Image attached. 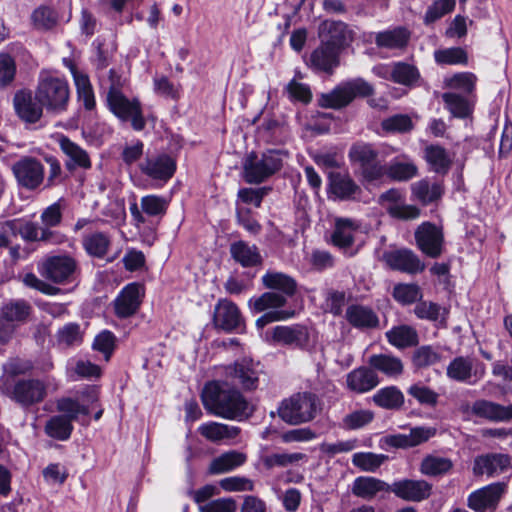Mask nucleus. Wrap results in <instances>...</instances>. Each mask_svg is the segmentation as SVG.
Wrapping results in <instances>:
<instances>
[{"mask_svg": "<svg viewBox=\"0 0 512 512\" xmlns=\"http://www.w3.org/2000/svg\"><path fill=\"white\" fill-rule=\"evenodd\" d=\"M168 204L164 197L151 194L141 198V209L148 216L164 215Z\"/></svg>", "mask_w": 512, "mask_h": 512, "instance_id": "nucleus-62", "label": "nucleus"}, {"mask_svg": "<svg viewBox=\"0 0 512 512\" xmlns=\"http://www.w3.org/2000/svg\"><path fill=\"white\" fill-rule=\"evenodd\" d=\"M346 304V292L343 290L328 289L325 295V311L332 314L334 317H339L343 314V309Z\"/></svg>", "mask_w": 512, "mask_h": 512, "instance_id": "nucleus-61", "label": "nucleus"}, {"mask_svg": "<svg viewBox=\"0 0 512 512\" xmlns=\"http://www.w3.org/2000/svg\"><path fill=\"white\" fill-rule=\"evenodd\" d=\"M285 91L288 94V98L291 102H299L304 105H308L313 98L311 88L306 83H301L295 79H291L285 86Z\"/></svg>", "mask_w": 512, "mask_h": 512, "instance_id": "nucleus-58", "label": "nucleus"}, {"mask_svg": "<svg viewBox=\"0 0 512 512\" xmlns=\"http://www.w3.org/2000/svg\"><path fill=\"white\" fill-rule=\"evenodd\" d=\"M47 395L45 383L40 379H18L13 386L10 398L24 408L41 403Z\"/></svg>", "mask_w": 512, "mask_h": 512, "instance_id": "nucleus-17", "label": "nucleus"}, {"mask_svg": "<svg viewBox=\"0 0 512 512\" xmlns=\"http://www.w3.org/2000/svg\"><path fill=\"white\" fill-rule=\"evenodd\" d=\"M421 78L419 69L404 61L394 62L389 80L407 87H414Z\"/></svg>", "mask_w": 512, "mask_h": 512, "instance_id": "nucleus-39", "label": "nucleus"}, {"mask_svg": "<svg viewBox=\"0 0 512 512\" xmlns=\"http://www.w3.org/2000/svg\"><path fill=\"white\" fill-rule=\"evenodd\" d=\"M374 37V42L379 49L403 50L410 41L411 32L404 26H396L377 33H370L369 38ZM371 41V39H367Z\"/></svg>", "mask_w": 512, "mask_h": 512, "instance_id": "nucleus-28", "label": "nucleus"}, {"mask_svg": "<svg viewBox=\"0 0 512 512\" xmlns=\"http://www.w3.org/2000/svg\"><path fill=\"white\" fill-rule=\"evenodd\" d=\"M265 288L280 291L282 295L292 297L297 292L296 280L282 272H267L262 276Z\"/></svg>", "mask_w": 512, "mask_h": 512, "instance_id": "nucleus-37", "label": "nucleus"}, {"mask_svg": "<svg viewBox=\"0 0 512 512\" xmlns=\"http://www.w3.org/2000/svg\"><path fill=\"white\" fill-rule=\"evenodd\" d=\"M200 399L207 413L227 420L242 421L252 415L243 392L226 380L207 381Z\"/></svg>", "mask_w": 512, "mask_h": 512, "instance_id": "nucleus-1", "label": "nucleus"}, {"mask_svg": "<svg viewBox=\"0 0 512 512\" xmlns=\"http://www.w3.org/2000/svg\"><path fill=\"white\" fill-rule=\"evenodd\" d=\"M345 319L355 329L369 330L379 327V317L370 307L362 304H351L347 307Z\"/></svg>", "mask_w": 512, "mask_h": 512, "instance_id": "nucleus-29", "label": "nucleus"}, {"mask_svg": "<svg viewBox=\"0 0 512 512\" xmlns=\"http://www.w3.org/2000/svg\"><path fill=\"white\" fill-rule=\"evenodd\" d=\"M471 413L475 417L490 422H510L512 420V404L505 406L491 400L478 399L473 402Z\"/></svg>", "mask_w": 512, "mask_h": 512, "instance_id": "nucleus-27", "label": "nucleus"}, {"mask_svg": "<svg viewBox=\"0 0 512 512\" xmlns=\"http://www.w3.org/2000/svg\"><path fill=\"white\" fill-rule=\"evenodd\" d=\"M505 482H493L468 495L467 506L475 512L495 511L507 491Z\"/></svg>", "mask_w": 512, "mask_h": 512, "instance_id": "nucleus-15", "label": "nucleus"}, {"mask_svg": "<svg viewBox=\"0 0 512 512\" xmlns=\"http://www.w3.org/2000/svg\"><path fill=\"white\" fill-rule=\"evenodd\" d=\"M230 255L243 268L256 267L263 262L258 247L255 244L249 245L243 240L235 241L230 245Z\"/></svg>", "mask_w": 512, "mask_h": 512, "instance_id": "nucleus-32", "label": "nucleus"}, {"mask_svg": "<svg viewBox=\"0 0 512 512\" xmlns=\"http://www.w3.org/2000/svg\"><path fill=\"white\" fill-rule=\"evenodd\" d=\"M237 223L252 235H258L262 231V225L254 217L253 212L247 207L236 208Z\"/></svg>", "mask_w": 512, "mask_h": 512, "instance_id": "nucleus-64", "label": "nucleus"}, {"mask_svg": "<svg viewBox=\"0 0 512 512\" xmlns=\"http://www.w3.org/2000/svg\"><path fill=\"white\" fill-rule=\"evenodd\" d=\"M423 158L431 171L445 176L451 169L452 159L447 150L439 144H429L423 150Z\"/></svg>", "mask_w": 512, "mask_h": 512, "instance_id": "nucleus-31", "label": "nucleus"}, {"mask_svg": "<svg viewBox=\"0 0 512 512\" xmlns=\"http://www.w3.org/2000/svg\"><path fill=\"white\" fill-rule=\"evenodd\" d=\"M387 456L372 452H358L352 456L355 467L365 472H375L384 462Z\"/></svg>", "mask_w": 512, "mask_h": 512, "instance_id": "nucleus-56", "label": "nucleus"}, {"mask_svg": "<svg viewBox=\"0 0 512 512\" xmlns=\"http://www.w3.org/2000/svg\"><path fill=\"white\" fill-rule=\"evenodd\" d=\"M411 194L422 206H427L441 199L444 188L441 183L430 185L427 179H421L411 185Z\"/></svg>", "mask_w": 512, "mask_h": 512, "instance_id": "nucleus-36", "label": "nucleus"}, {"mask_svg": "<svg viewBox=\"0 0 512 512\" xmlns=\"http://www.w3.org/2000/svg\"><path fill=\"white\" fill-rule=\"evenodd\" d=\"M287 303L284 295L276 292H264L259 297H253L248 301L252 314H259L266 310L280 309Z\"/></svg>", "mask_w": 512, "mask_h": 512, "instance_id": "nucleus-43", "label": "nucleus"}, {"mask_svg": "<svg viewBox=\"0 0 512 512\" xmlns=\"http://www.w3.org/2000/svg\"><path fill=\"white\" fill-rule=\"evenodd\" d=\"M82 245L90 257L103 259L109 251L111 240L104 232H93L83 238Z\"/></svg>", "mask_w": 512, "mask_h": 512, "instance_id": "nucleus-44", "label": "nucleus"}, {"mask_svg": "<svg viewBox=\"0 0 512 512\" xmlns=\"http://www.w3.org/2000/svg\"><path fill=\"white\" fill-rule=\"evenodd\" d=\"M380 151L372 143L357 141L348 151L351 164L360 169V176L364 183H375L384 177V164L379 159Z\"/></svg>", "mask_w": 512, "mask_h": 512, "instance_id": "nucleus-6", "label": "nucleus"}, {"mask_svg": "<svg viewBox=\"0 0 512 512\" xmlns=\"http://www.w3.org/2000/svg\"><path fill=\"white\" fill-rule=\"evenodd\" d=\"M326 193L329 200L356 202L360 201L363 190L349 172L330 171L327 174Z\"/></svg>", "mask_w": 512, "mask_h": 512, "instance_id": "nucleus-11", "label": "nucleus"}, {"mask_svg": "<svg viewBox=\"0 0 512 512\" xmlns=\"http://www.w3.org/2000/svg\"><path fill=\"white\" fill-rule=\"evenodd\" d=\"M374 94V87L362 78L342 82L330 92L320 94L318 106L339 110L347 107L356 98H366Z\"/></svg>", "mask_w": 512, "mask_h": 512, "instance_id": "nucleus-5", "label": "nucleus"}, {"mask_svg": "<svg viewBox=\"0 0 512 512\" xmlns=\"http://www.w3.org/2000/svg\"><path fill=\"white\" fill-rule=\"evenodd\" d=\"M60 150L67 156L64 163L65 169L73 173L77 168L89 170L92 167V161L88 152L68 136L61 135L58 141Z\"/></svg>", "mask_w": 512, "mask_h": 512, "instance_id": "nucleus-25", "label": "nucleus"}, {"mask_svg": "<svg viewBox=\"0 0 512 512\" xmlns=\"http://www.w3.org/2000/svg\"><path fill=\"white\" fill-rule=\"evenodd\" d=\"M476 81L477 77L472 72H457L449 79H446L445 83L451 89L461 90L465 94L470 95L476 89Z\"/></svg>", "mask_w": 512, "mask_h": 512, "instance_id": "nucleus-57", "label": "nucleus"}, {"mask_svg": "<svg viewBox=\"0 0 512 512\" xmlns=\"http://www.w3.org/2000/svg\"><path fill=\"white\" fill-rule=\"evenodd\" d=\"M367 364L375 373L380 372L388 378H397L404 371L402 360L392 354H372L369 356Z\"/></svg>", "mask_w": 512, "mask_h": 512, "instance_id": "nucleus-33", "label": "nucleus"}, {"mask_svg": "<svg viewBox=\"0 0 512 512\" xmlns=\"http://www.w3.org/2000/svg\"><path fill=\"white\" fill-rule=\"evenodd\" d=\"M272 190L271 187H244L240 188L237 192V198L244 204L253 205L255 208H260L264 198L270 193Z\"/></svg>", "mask_w": 512, "mask_h": 512, "instance_id": "nucleus-59", "label": "nucleus"}, {"mask_svg": "<svg viewBox=\"0 0 512 512\" xmlns=\"http://www.w3.org/2000/svg\"><path fill=\"white\" fill-rule=\"evenodd\" d=\"M35 99L44 105L46 111L61 114L68 109L70 86L64 76L42 71L35 90Z\"/></svg>", "mask_w": 512, "mask_h": 512, "instance_id": "nucleus-2", "label": "nucleus"}, {"mask_svg": "<svg viewBox=\"0 0 512 512\" xmlns=\"http://www.w3.org/2000/svg\"><path fill=\"white\" fill-rule=\"evenodd\" d=\"M393 298L402 305H409L422 299L423 294L416 283H399L393 288Z\"/></svg>", "mask_w": 512, "mask_h": 512, "instance_id": "nucleus-52", "label": "nucleus"}, {"mask_svg": "<svg viewBox=\"0 0 512 512\" xmlns=\"http://www.w3.org/2000/svg\"><path fill=\"white\" fill-rule=\"evenodd\" d=\"M452 468L451 459L429 454L422 459L419 471L428 477H439L449 473Z\"/></svg>", "mask_w": 512, "mask_h": 512, "instance_id": "nucleus-45", "label": "nucleus"}, {"mask_svg": "<svg viewBox=\"0 0 512 512\" xmlns=\"http://www.w3.org/2000/svg\"><path fill=\"white\" fill-rule=\"evenodd\" d=\"M31 312L30 305L25 301H16L5 304L1 309V318L7 323L25 321Z\"/></svg>", "mask_w": 512, "mask_h": 512, "instance_id": "nucleus-53", "label": "nucleus"}, {"mask_svg": "<svg viewBox=\"0 0 512 512\" xmlns=\"http://www.w3.org/2000/svg\"><path fill=\"white\" fill-rule=\"evenodd\" d=\"M390 492L407 502H422L430 498L433 485L424 479L403 478L390 485Z\"/></svg>", "mask_w": 512, "mask_h": 512, "instance_id": "nucleus-19", "label": "nucleus"}, {"mask_svg": "<svg viewBox=\"0 0 512 512\" xmlns=\"http://www.w3.org/2000/svg\"><path fill=\"white\" fill-rule=\"evenodd\" d=\"M40 275L46 280L65 285L74 282L80 273L77 260L69 254L52 255L38 266Z\"/></svg>", "mask_w": 512, "mask_h": 512, "instance_id": "nucleus-8", "label": "nucleus"}, {"mask_svg": "<svg viewBox=\"0 0 512 512\" xmlns=\"http://www.w3.org/2000/svg\"><path fill=\"white\" fill-rule=\"evenodd\" d=\"M283 167L282 152L268 149L259 157L251 151L243 162V179L248 184H261L278 173Z\"/></svg>", "mask_w": 512, "mask_h": 512, "instance_id": "nucleus-3", "label": "nucleus"}, {"mask_svg": "<svg viewBox=\"0 0 512 512\" xmlns=\"http://www.w3.org/2000/svg\"><path fill=\"white\" fill-rule=\"evenodd\" d=\"M473 363L464 356H457L453 358L446 369V375L449 379L460 382L470 383L472 377Z\"/></svg>", "mask_w": 512, "mask_h": 512, "instance_id": "nucleus-48", "label": "nucleus"}, {"mask_svg": "<svg viewBox=\"0 0 512 512\" xmlns=\"http://www.w3.org/2000/svg\"><path fill=\"white\" fill-rule=\"evenodd\" d=\"M13 107L18 118L26 124L37 123L42 118L45 108L29 89H20L14 94Z\"/></svg>", "mask_w": 512, "mask_h": 512, "instance_id": "nucleus-21", "label": "nucleus"}, {"mask_svg": "<svg viewBox=\"0 0 512 512\" xmlns=\"http://www.w3.org/2000/svg\"><path fill=\"white\" fill-rule=\"evenodd\" d=\"M407 393L415 398L421 405L435 407L438 403V393L428 386L413 384L408 388Z\"/></svg>", "mask_w": 512, "mask_h": 512, "instance_id": "nucleus-63", "label": "nucleus"}, {"mask_svg": "<svg viewBox=\"0 0 512 512\" xmlns=\"http://www.w3.org/2000/svg\"><path fill=\"white\" fill-rule=\"evenodd\" d=\"M419 175L418 166L414 161H402L394 158L388 165L384 164V176L393 182H408Z\"/></svg>", "mask_w": 512, "mask_h": 512, "instance_id": "nucleus-35", "label": "nucleus"}, {"mask_svg": "<svg viewBox=\"0 0 512 512\" xmlns=\"http://www.w3.org/2000/svg\"><path fill=\"white\" fill-rule=\"evenodd\" d=\"M380 384V378L369 365L354 368L346 375V388L355 394L372 391Z\"/></svg>", "mask_w": 512, "mask_h": 512, "instance_id": "nucleus-26", "label": "nucleus"}, {"mask_svg": "<svg viewBox=\"0 0 512 512\" xmlns=\"http://www.w3.org/2000/svg\"><path fill=\"white\" fill-rule=\"evenodd\" d=\"M340 55L338 51L320 42V45L311 52L307 65L317 74L332 75L340 65Z\"/></svg>", "mask_w": 512, "mask_h": 512, "instance_id": "nucleus-23", "label": "nucleus"}, {"mask_svg": "<svg viewBox=\"0 0 512 512\" xmlns=\"http://www.w3.org/2000/svg\"><path fill=\"white\" fill-rule=\"evenodd\" d=\"M382 259L391 270L409 275L422 273L426 268L420 257L409 248L385 251Z\"/></svg>", "mask_w": 512, "mask_h": 512, "instance_id": "nucleus-18", "label": "nucleus"}, {"mask_svg": "<svg viewBox=\"0 0 512 512\" xmlns=\"http://www.w3.org/2000/svg\"><path fill=\"white\" fill-rule=\"evenodd\" d=\"M17 185L27 191L37 190L45 180L42 162L33 156H23L12 165Z\"/></svg>", "mask_w": 512, "mask_h": 512, "instance_id": "nucleus-12", "label": "nucleus"}, {"mask_svg": "<svg viewBox=\"0 0 512 512\" xmlns=\"http://www.w3.org/2000/svg\"><path fill=\"white\" fill-rule=\"evenodd\" d=\"M415 244L425 256L436 259L444 251L445 238L443 229L430 221H424L415 229Z\"/></svg>", "mask_w": 512, "mask_h": 512, "instance_id": "nucleus-13", "label": "nucleus"}, {"mask_svg": "<svg viewBox=\"0 0 512 512\" xmlns=\"http://www.w3.org/2000/svg\"><path fill=\"white\" fill-rule=\"evenodd\" d=\"M31 21L37 30L48 31L58 23L57 12L49 6H39L31 14Z\"/></svg>", "mask_w": 512, "mask_h": 512, "instance_id": "nucleus-49", "label": "nucleus"}, {"mask_svg": "<svg viewBox=\"0 0 512 512\" xmlns=\"http://www.w3.org/2000/svg\"><path fill=\"white\" fill-rule=\"evenodd\" d=\"M278 415L290 425L310 422L316 416V398L311 393L294 394L281 402Z\"/></svg>", "mask_w": 512, "mask_h": 512, "instance_id": "nucleus-10", "label": "nucleus"}, {"mask_svg": "<svg viewBox=\"0 0 512 512\" xmlns=\"http://www.w3.org/2000/svg\"><path fill=\"white\" fill-rule=\"evenodd\" d=\"M75 86L78 101L82 103L86 110H93L96 107V100L89 76L77 77L75 75Z\"/></svg>", "mask_w": 512, "mask_h": 512, "instance_id": "nucleus-55", "label": "nucleus"}, {"mask_svg": "<svg viewBox=\"0 0 512 512\" xmlns=\"http://www.w3.org/2000/svg\"><path fill=\"white\" fill-rule=\"evenodd\" d=\"M442 360V354L437 347L432 345H421L417 347L411 356L412 366L421 370L433 366Z\"/></svg>", "mask_w": 512, "mask_h": 512, "instance_id": "nucleus-47", "label": "nucleus"}, {"mask_svg": "<svg viewBox=\"0 0 512 512\" xmlns=\"http://www.w3.org/2000/svg\"><path fill=\"white\" fill-rule=\"evenodd\" d=\"M108 110L121 122H129L134 131L146 127L142 104L138 98L129 99L116 85L110 86L106 96Z\"/></svg>", "mask_w": 512, "mask_h": 512, "instance_id": "nucleus-4", "label": "nucleus"}, {"mask_svg": "<svg viewBox=\"0 0 512 512\" xmlns=\"http://www.w3.org/2000/svg\"><path fill=\"white\" fill-rule=\"evenodd\" d=\"M246 455L238 451H229L212 460L209 466L210 474H221L234 470L243 465Z\"/></svg>", "mask_w": 512, "mask_h": 512, "instance_id": "nucleus-46", "label": "nucleus"}, {"mask_svg": "<svg viewBox=\"0 0 512 512\" xmlns=\"http://www.w3.org/2000/svg\"><path fill=\"white\" fill-rule=\"evenodd\" d=\"M58 344L72 346L82 342L80 325L76 322H68L58 329L56 333Z\"/></svg>", "mask_w": 512, "mask_h": 512, "instance_id": "nucleus-60", "label": "nucleus"}, {"mask_svg": "<svg viewBox=\"0 0 512 512\" xmlns=\"http://www.w3.org/2000/svg\"><path fill=\"white\" fill-rule=\"evenodd\" d=\"M73 431V422L60 414L51 416L44 425L45 434L57 441L69 440Z\"/></svg>", "mask_w": 512, "mask_h": 512, "instance_id": "nucleus-41", "label": "nucleus"}, {"mask_svg": "<svg viewBox=\"0 0 512 512\" xmlns=\"http://www.w3.org/2000/svg\"><path fill=\"white\" fill-rule=\"evenodd\" d=\"M356 225L349 218H338L335 221V227L331 235L334 246L340 249H348L354 244V234Z\"/></svg>", "mask_w": 512, "mask_h": 512, "instance_id": "nucleus-42", "label": "nucleus"}, {"mask_svg": "<svg viewBox=\"0 0 512 512\" xmlns=\"http://www.w3.org/2000/svg\"><path fill=\"white\" fill-rule=\"evenodd\" d=\"M436 63L441 65H468V53L462 47H450L435 51Z\"/></svg>", "mask_w": 512, "mask_h": 512, "instance_id": "nucleus-51", "label": "nucleus"}, {"mask_svg": "<svg viewBox=\"0 0 512 512\" xmlns=\"http://www.w3.org/2000/svg\"><path fill=\"white\" fill-rule=\"evenodd\" d=\"M117 348L116 335L104 329L100 331L93 340L92 349L101 353L106 361H109Z\"/></svg>", "mask_w": 512, "mask_h": 512, "instance_id": "nucleus-50", "label": "nucleus"}, {"mask_svg": "<svg viewBox=\"0 0 512 512\" xmlns=\"http://www.w3.org/2000/svg\"><path fill=\"white\" fill-rule=\"evenodd\" d=\"M272 339L278 344L294 346L301 350H307L310 346L309 329L302 324L275 326L272 332Z\"/></svg>", "mask_w": 512, "mask_h": 512, "instance_id": "nucleus-22", "label": "nucleus"}, {"mask_svg": "<svg viewBox=\"0 0 512 512\" xmlns=\"http://www.w3.org/2000/svg\"><path fill=\"white\" fill-rule=\"evenodd\" d=\"M390 484L372 476H359L355 478L352 485L354 496L371 500L377 493L385 491L390 492Z\"/></svg>", "mask_w": 512, "mask_h": 512, "instance_id": "nucleus-34", "label": "nucleus"}, {"mask_svg": "<svg viewBox=\"0 0 512 512\" xmlns=\"http://www.w3.org/2000/svg\"><path fill=\"white\" fill-rule=\"evenodd\" d=\"M212 322L216 329L226 333H243L245 330V320L239 307L228 299L218 300L214 308Z\"/></svg>", "mask_w": 512, "mask_h": 512, "instance_id": "nucleus-14", "label": "nucleus"}, {"mask_svg": "<svg viewBox=\"0 0 512 512\" xmlns=\"http://www.w3.org/2000/svg\"><path fill=\"white\" fill-rule=\"evenodd\" d=\"M143 297V284L139 282L126 284L113 301L114 315L121 320L134 316L141 307Z\"/></svg>", "mask_w": 512, "mask_h": 512, "instance_id": "nucleus-16", "label": "nucleus"}, {"mask_svg": "<svg viewBox=\"0 0 512 512\" xmlns=\"http://www.w3.org/2000/svg\"><path fill=\"white\" fill-rule=\"evenodd\" d=\"M225 374L242 392H254L259 388L261 376L266 375L264 365L250 357H242L226 366Z\"/></svg>", "mask_w": 512, "mask_h": 512, "instance_id": "nucleus-7", "label": "nucleus"}, {"mask_svg": "<svg viewBox=\"0 0 512 512\" xmlns=\"http://www.w3.org/2000/svg\"><path fill=\"white\" fill-rule=\"evenodd\" d=\"M372 400L376 406L386 410H399L405 402L404 394L395 385L379 389Z\"/></svg>", "mask_w": 512, "mask_h": 512, "instance_id": "nucleus-40", "label": "nucleus"}, {"mask_svg": "<svg viewBox=\"0 0 512 512\" xmlns=\"http://www.w3.org/2000/svg\"><path fill=\"white\" fill-rule=\"evenodd\" d=\"M307 455L300 452L295 453H274L266 455L262 458L263 466L266 470H271L274 467H287L288 465L306 460Z\"/></svg>", "mask_w": 512, "mask_h": 512, "instance_id": "nucleus-54", "label": "nucleus"}, {"mask_svg": "<svg viewBox=\"0 0 512 512\" xmlns=\"http://www.w3.org/2000/svg\"><path fill=\"white\" fill-rule=\"evenodd\" d=\"M511 465V457L504 453H486L478 455L473 462L475 476L493 477L504 473Z\"/></svg>", "mask_w": 512, "mask_h": 512, "instance_id": "nucleus-24", "label": "nucleus"}, {"mask_svg": "<svg viewBox=\"0 0 512 512\" xmlns=\"http://www.w3.org/2000/svg\"><path fill=\"white\" fill-rule=\"evenodd\" d=\"M441 99L452 118L464 120L472 117L475 103L467 96L456 92H444Z\"/></svg>", "mask_w": 512, "mask_h": 512, "instance_id": "nucleus-30", "label": "nucleus"}, {"mask_svg": "<svg viewBox=\"0 0 512 512\" xmlns=\"http://www.w3.org/2000/svg\"><path fill=\"white\" fill-rule=\"evenodd\" d=\"M386 338L389 344L398 349L414 347L419 343L417 331L408 325L392 327L386 332Z\"/></svg>", "mask_w": 512, "mask_h": 512, "instance_id": "nucleus-38", "label": "nucleus"}, {"mask_svg": "<svg viewBox=\"0 0 512 512\" xmlns=\"http://www.w3.org/2000/svg\"><path fill=\"white\" fill-rule=\"evenodd\" d=\"M138 168L142 175L152 181L154 188H162L174 177L177 161L166 152L147 154Z\"/></svg>", "mask_w": 512, "mask_h": 512, "instance_id": "nucleus-9", "label": "nucleus"}, {"mask_svg": "<svg viewBox=\"0 0 512 512\" xmlns=\"http://www.w3.org/2000/svg\"><path fill=\"white\" fill-rule=\"evenodd\" d=\"M320 42L342 53L352 40L351 31L343 21L324 20L319 25Z\"/></svg>", "mask_w": 512, "mask_h": 512, "instance_id": "nucleus-20", "label": "nucleus"}]
</instances>
